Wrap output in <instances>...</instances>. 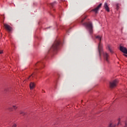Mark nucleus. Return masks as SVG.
I'll return each mask as SVG.
<instances>
[{
  "instance_id": "nucleus-5",
  "label": "nucleus",
  "mask_w": 127,
  "mask_h": 127,
  "mask_svg": "<svg viewBox=\"0 0 127 127\" xmlns=\"http://www.w3.org/2000/svg\"><path fill=\"white\" fill-rule=\"evenodd\" d=\"M4 27L7 31H8L9 32H10V31H12V27L11 26H9V25L7 24L4 23L3 24Z\"/></svg>"
},
{
  "instance_id": "nucleus-11",
  "label": "nucleus",
  "mask_w": 127,
  "mask_h": 127,
  "mask_svg": "<svg viewBox=\"0 0 127 127\" xmlns=\"http://www.w3.org/2000/svg\"><path fill=\"white\" fill-rule=\"evenodd\" d=\"M116 127V125L115 124H110L109 127Z\"/></svg>"
},
{
  "instance_id": "nucleus-14",
  "label": "nucleus",
  "mask_w": 127,
  "mask_h": 127,
  "mask_svg": "<svg viewBox=\"0 0 127 127\" xmlns=\"http://www.w3.org/2000/svg\"><path fill=\"white\" fill-rule=\"evenodd\" d=\"M13 109H14V110H16V109H17V107H16L15 105H14L13 106Z\"/></svg>"
},
{
  "instance_id": "nucleus-13",
  "label": "nucleus",
  "mask_w": 127,
  "mask_h": 127,
  "mask_svg": "<svg viewBox=\"0 0 127 127\" xmlns=\"http://www.w3.org/2000/svg\"><path fill=\"white\" fill-rule=\"evenodd\" d=\"M31 77H33V74H32L29 77V78H28V80H29V81H30V78H31Z\"/></svg>"
},
{
  "instance_id": "nucleus-4",
  "label": "nucleus",
  "mask_w": 127,
  "mask_h": 127,
  "mask_svg": "<svg viewBox=\"0 0 127 127\" xmlns=\"http://www.w3.org/2000/svg\"><path fill=\"white\" fill-rule=\"evenodd\" d=\"M119 82L118 81V80L116 79L113 80L112 82H110V88H115V87H117V85L118 84V83Z\"/></svg>"
},
{
  "instance_id": "nucleus-10",
  "label": "nucleus",
  "mask_w": 127,
  "mask_h": 127,
  "mask_svg": "<svg viewBox=\"0 0 127 127\" xmlns=\"http://www.w3.org/2000/svg\"><path fill=\"white\" fill-rule=\"evenodd\" d=\"M108 49L110 51L111 53H113V51L112 50V49H111V47L110 46V45H108Z\"/></svg>"
},
{
  "instance_id": "nucleus-6",
  "label": "nucleus",
  "mask_w": 127,
  "mask_h": 127,
  "mask_svg": "<svg viewBox=\"0 0 127 127\" xmlns=\"http://www.w3.org/2000/svg\"><path fill=\"white\" fill-rule=\"evenodd\" d=\"M101 6H102V3H100L99 5L97 6V7L92 9V11H94L95 13L96 14L98 13V11H99Z\"/></svg>"
},
{
  "instance_id": "nucleus-15",
  "label": "nucleus",
  "mask_w": 127,
  "mask_h": 127,
  "mask_svg": "<svg viewBox=\"0 0 127 127\" xmlns=\"http://www.w3.org/2000/svg\"><path fill=\"white\" fill-rule=\"evenodd\" d=\"M55 3H56V2H53V3H51V5H52V6H53V5H54V4H55Z\"/></svg>"
},
{
  "instance_id": "nucleus-8",
  "label": "nucleus",
  "mask_w": 127,
  "mask_h": 127,
  "mask_svg": "<svg viewBox=\"0 0 127 127\" xmlns=\"http://www.w3.org/2000/svg\"><path fill=\"white\" fill-rule=\"evenodd\" d=\"M30 90H33L35 88V83L34 82H31L29 84Z\"/></svg>"
},
{
  "instance_id": "nucleus-12",
  "label": "nucleus",
  "mask_w": 127,
  "mask_h": 127,
  "mask_svg": "<svg viewBox=\"0 0 127 127\" xmlns=\"http://www.w3.org/2000/svg\"><path fill=\"white\" fill-rule=\"evenodd\" d=\"M118 123L117 124V126H119V125L121 124V118L118 119Z\"/></svg>"
},
{
  "instance_id": "nucleus-3",
  "label": "nucleus",
  "mask_w": 127,
  "mask_h": 127,
  "mask_svg": "<svg viewBox=\"0 0 127 127\" xmlns=\"http://www.w3.org/2000/svg\"><path fill=\"white\" fill-rule=\"evenodd\" d=\"M61 43V42H60V41H56L52 46L53 49H54V50H57Z\"/></svg>"
},
{
  "instance_id": "nucleus-7",
  "label": "nucleus",
  "mask_w": 127,
  "mask_h": 127,
  "mask_svg": "<svg viewBox=\"0 0 127 127\" xmlns=\"http://www.w3.org/2000/svg\"><path fill=\"white\" fill-rule=\"evenodd\" d=\"M120 51H122V52H123V53H125V54H127V49L125 47H123L120 45Z\"/></svg>"
},
{
  "instance_id": "nucleus-18",
  "label": "nucleus",
  "mask_w": 127,
  "mask_h": 127,
  "mask_svg": "<svg viewBox=\"0 0 127 127\" xmlns=\"http://www.w3.org/2000/svg\"><path fill=\"white\" fill-rule=\"evenodd\" d=\"M2 53H3V51L2 50L0 51V54H2Z\"/></svg>"
},
{
  "instance_id": "nucleus-21",
  "label": "nucleus",
  "mask_w": 127,
  "mask_h": 127,
  "mask_svg": "<svg viewBox=\"0 0 127 127\" xmlns=\"http://www.w3.org/2000/svg\"><path fill=\"white\" fill-rule=\"evenodd\" d=\"M84 21V19L81 20V23Z\"/></svg>"
},
{
  "instance_id": "nucleus-1",
  "label": "nucleus",
  "mask_w": 127,
  "mask_h": 127,
  "mask_svg": "<svg viewBox=\"0 0 127 127\" xmlns=\"http://www.w3.org/2000/svg\"><path fill=\"white\" fill-rule=\"evenodd\" d=\"M96 39L99 40V43L98 44V51L99 53V56L101 57V54H103L104 59L107 63H110V61H109V56L108 53L106 52H103V46H102V44L101 43V41L102 40V37L100 36H96Z\"/></svg>"
},
{
  "instance_id": "nucleus-20",
  "label": "nucleus",
  "mask_w": 127,
  "mask_h": 127,
  "mask_svg": "<svg viewBox=\"0 0 127 127\" xmlns=\"http://www.w3.org/2000/svg\"><path fill=\"white\" fill-rule=\"evenodd\" d=\"M124 56H126V57H127V55H126V54H124Z\"/></svg>"
},
{
  "instance_id": "nucleus-9",
  "label": "nucleus",
  "mask_w": 127,
  "mask_h": 127,
  "mask_svg": "<svg viewBox=\"0 0 127 127\" xmlns=\"http://www.w3.org/2000/svg\"><path fill=\"white\" fill-rule=\"evenodd\" d=\"M104 7L108 12L110 11V8H109V6L108 5V3L107 2L105 3Z\"/></svg>"
},
{
  "instance_id": "nucleus-19",
  "label": "nucleus",
  "mask_w": 127,
  "mask_h": 127,
  "mask_svg": "<svg viewBox=\"0 0 127 127\" xmlns=\"http://www.w3.org/2000/svg\"><path fill=\"white\" fill-rule=\"evenodd\" d=\"M12 127H16V124H14L13 125Z\"/></svg>"
},
{
  "instance_id": "nucleus-17",
  "label": "nucleus",
  "mask_w": 127,
  "mask_h": 127,
  "mask_svg": "<svg viewBox=\"0 0 127 127\" xmlns=\"http://www.w3.org/2000/svg\"><path fill=\"white\" fill-rule=\"evenodd\" d=\"M127 127V121H125V127Z\"/></svg>"
},
{
  "instance_id": "nucleus-2",
  "label": "nucleus",
  "mask_w": 127,
  "mask_h": 127,
  "mask_svg": "<svg viewBox=\"0 0 127 127\" xmlns=\"http://www.w3.org/2000/svg\"><path fill=\"white\" fill-rule=\"evenodd\" d=\"M83 25H85V26L88 27L90 34H92V33H93V25H92V23L90 22L88 23H83Z\"/></svg>"
},
{
  "instance_id": "nucleus-16",
  "label": "nucleus",
  "mask_w": 127,
  "mask_h": 127,
  "mask_svg": "<svg viewBox=\"0 0 127 127\" xmlns=\"http://www.w3.org/2000/svg\"><path fill=\"white\" fill-rule=\"evenodd\" d=\"M119 5H120V4L118 3L117 4L116 6H117V9H119Z\"/></svg>"
}]
</instances>
